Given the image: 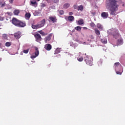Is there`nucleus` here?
I'll return each mask as SVG.
<instances>
[{
	"label": "nucleus",
	"instance_id": "obj_1",
	"mask_svg": "<svg viewBox=\"0 0 125 125\" xmlns=\"http://www.w3.org/2000/svg\"><path fill=\"white\" fill-rule=\"evenodd\" d=\"M106 6L109 8L110 15H116V12L118 11V0H106Z\"/></svg>",
	"mask_w": 125,
	"mask_h": 125
},
{
	"label": "nucleus",
	"instance_id": "obj_2",
	"mask_svg": "<svg viewBox=\"0 0 125 125\" xmlns=\"http://www.w3.org/2000/svg\"><path fill=\"white\" fill-rule=\"evenodd\" d=\"M107 34L108 35H110L111 36H113V37L115 39H117L120 37V34H119V30L118 29L115 28H111L108 30H107Z\"/></svg>",
	"mask_w": 125,
	"mask_h": 125
},
{
	"label": "nucleus",
	"instance_id": "obj_3",
	"mask_svg": "<svg viewBox=\"0 0 125 125\" xmlns=\"http://www.w3.org/2000/svg\"><path fill=\"white\" fill-rule=\"evenodd\" d=\"M35 55H32L31 56V59H35L36 57H38L39 56V54H40V52L39 51V48L38 47H35Z\"/></svg>",
	"mask_w": 125,
	"mask_h": 125
},
{
	"label": "nucleus",
	"instance_id": "obj_4",
	"mask_svg": "<svg viewBox=\"0 0 125 125\" xmlns=\"http://www.w3.org/2000/svg\"><path fill=\"white\" fill-rule=\"evenodd\" d=\"M20 21H19L17 19H16L15 18H13L12 20V24H13V25H14L15 26L17 27V26L18 25V24H19Z\"/></svg>",
	"mask_w": 125,
	"mask_h": 125
},
{
	"label": "nucleus",
	"instance_id": "obj_5",
	"mask_svg": "<svg viewBox=\"0 0 125 125\" xmlns=\"http://www.w3.org/2000/svg\"><path fill=\"white\" fill-rule=\"evenodd\" d=\"M52 37V34L51 33L44 39V41L45 43H47V42H49V41H50V40H51Z\"/></svg>",
	"mask_w": 125,
	"mask_h": 125
},
{
	"label": "nucleus",
	"instance_id": "obj_6",
	"mask_svg": "<svg viewBox=\"0 0 125 125\" xmlns=\"http://www.w3.org/2000/svg\"><path fill=\"white\" fill-rule=\"evenodd\" d=\"M45 24V19H43L42 21H41L37 25H38V27L42 28V27H43L44 25Z\"/></svg>",
	"mask_w": 125,
	"mask_h": 125
},
{
	"label": "nucleus",
	"instance_id": "obj_7",
	"mask_svg": "<svg viewBox=\"0 0 125 125\" xmlns=\"http://www.w3.org/2000/svg\"><path fill=\"white\" fill-rule=\"evenodd\" d=\"M49 22H52V23H56L57 22V19L56 18V17L54 16H50L49 18Z\"/></svg>",
	"mask_w": 125,
	"mask_h": 125
},
{
	"label": "nucleus",
	"instance_id": "obj_8",
	"mask_svg": "<svg viewBox=\"0 0 125 125\" xmlns=\"http://www.w3.org/2000/svg\"><path fill=\"white\" fill-rule=\"evenodd\" d=\"M35 38H36V41L38 42H40L42 41V36H41L40 34H36L35 35Z\"/></svg>",
	"mask_w": 125,
	"mask_h": 125
},
{
	"label": "nucleus",
	"instance_id": "obj_9",
	"mask_svg": "<svg viewBox=\"0 0 125 125\" xmlns=\"http://www.w3.org/2000/svg\"><path fill=\"white\" fill-rule=\"evenodd\" d=\"M14 37L17 40H19V39H20V38H21V32L20 31H19V32L15 33Z\"/></svg>",
	"mask_w": 125,
	"mask_h": 125
},
{
	"label": "nucleus",
	"instance_id": "obj_10",
	"mask_svg": "<svg viewBox=\"0 0 125 125\" xmlns=\"http://www.w3.org/2000/svg\"><path fill=\"white\" fill-rule=\"evenodd\" d=\"M101 16L104 19H107L108 16H109V14H108V12H103L101 14Z\"/></svg>",
	"mask_w": 125,
	"mask_h": 125
},
{
	"label": "nucleus",
	"instance_id": "obj_11",
	"mask_svg": "<svg viewBox=\"0 0 125 125\" xmlns=\"http://www.w3.org/2000/svg\"><path fill=\"white\" fill-rule=\"evenodd\" d=\"M25 26H26V23L20 21L17 27H19L20 28H23V27H25Z\"/></svg>",
	"mask_w": 125,
	"mask_h": 125
},
{
	"label": "nucleus",
	"instance_id": "obj_12",
	"mask_svg": "<svg viewBox=\"0 0 125 125\" xmlns=\"http://www.w3.org/2000/svg\"><path fill=\"white\" fill-rule=\"evenodd\" d=\"M84 61L87 65H88L89 66H93V62H91V60H89L88 59H85Z\"/></svg>",
	"mask_w": 125,
	"mask_h": 125
},
{
	"label": "nucleus",
	"instance_id": "obj_13",
	"mask_svg": "<svg viewBox=\"0 0 125 125\" xmlns=\"http://www.w3.org/2000/svg\"><path fill=\"white\" fill-rule=\"evenodd\" d=\"M51 45L50 44H46L44 46V48L46 50L49 51L52 48Z\"/></svg>",
	"mask_w": 125,
	"mask_h": 125
},
{
	"label": "nucleus",
	"instance_id": "obj_14",
	"mask_svg": "<svg viewBox=\"0 0 125 125\" xmlns=\"http://www.w3.org/2000/svg\"><path fill=\"white\" fill-rule=\"evenodd\" d=\"M121 64L120 63V62H115L114 63V68L115 70V71H118V67H121Z\"/></svg>",
	"mask_w": 125,
	"mask_h": 125
},
{
	"label": "nucleus",
	"instance_id": "obj_15",
	"mask_svg": "<svg viewBox=\"0 0 125 125\" xmlns=\"http://www.w3.org/2000/svg\"><path fill=\"white\" fill-rule=\"evenodd\" d=\"M77 60L79 61V62H82V61L83 60V55L81 54V53H79V56L77 58Z\"/></svg>",
	"mask_w": 125,
	"mask_h": 125
},
{
	"label": "nucleus",
	"instance_id": "obj_16",
	"mask_svg": "<svg viewBox=\"0 0 125 125\" xmlns=\"http://www.w3.org/2000/svg\"><path fill=\"white\" fill-rule=\"evenodd\" d=\"M67 20L70 22H73V21H75V17L73 16H69L67 18Z\"/></svg>",
	"mask_w": 125,
	"mask_h": 125
},
{
	"label": "nucleus",
	"instance_id": "obj_17",
	"mask_svg": "<svg viewBox=\"0 0 125 125\" xmlns=\"http://www.w3.org/2000/svg\"><path fill=\"white\" fill-rule=\"evenodd\" d=\"M123 43H124V40H123L122 39H119L117 42L118 45H122Z\"/></svg>",
	"mask_w": 125,
	"mask_h": 125
},
{
	"label": "nucleus",
	"instance_id": "obj_18",
	"mask_svg": "<svg viewBox=\"0 0 125 125\" xmlns=\"http://www.w3.org/2000/svg\"><path fill=\"white\" fill-rule=\"evenodd\" d=\"M70 46L74 47V48H76L78 46V44L77 43L71 42L70 44Z\"/></svg>",
	"mask_w": 125,
	"mask_h": 125
},
{
	"label": "nucleus",
	"instance_id": "obj_19",
	"mask_svg": "<svg viewBox=\"0 0 125 125\" xmlns=\"http://www.w3.org/2000/svg\"><path fill=\"white\" fill-rule=\"evenodd\" d=\"M97 28H98V29H99L100 30H101V31H102V30H103V26L102 25H101V24H100V23H98L97 24Z\"/></svg>",
	"mask_w": 125,
	"mask_h": 125
},
{
	"label": "nucleus",
	"instance_id": "obj_20",
	"mask_svg": "<svg viewBox=\"0 0 125 125\" xmlns=\"http://www.w3.org/2000/svg\"><path fill=\"white\" fill-rule=\"evenodd\" d=\"M69 7H70V3H65V4L63 5V7H64L65 9H67V8H69Z\"/></svg>",
	"mask_w": 125,
	"mask_h": 125
},
{
	"label": "nucleus",
	"instance_id": "obj_21",
	"mask_svg": "<svg viewBox=\"0 0 125 125\" xmlns=\"http://www.w3.org/2000/svg\"><path fill=\"white\" fill-rule=\"evenodd\" d=\"M31 4L32 6H35V7L37 5V2L36 1H31Z\"/></svg>",
	"mask_w": 125,
	"mask_h": 125
},
{
	"label": "nucleus",
	"instance_id": "obj_22",
	"mask_svg": "<svg viewBox=\"0 0 125 125\" xmlns=\"http://www.w3.org/2000/svg\"><path fill=\"white\" fill-rule=\"evenodd\" d=\"M25 17L26 19H30V17H31V14H30L29 13H26L25 15Z\"/></svg>",
	"mask_w": 125,
	"mask_h": 125
},
{
	"label": "nucleus",
	"instance_id": "obj_23",
	"mask_svg": "<svg viewBox=\"0 0 125 125\" xmlns=\"http://www.w3.org/2000/svg\"><path fill=\"white\" fill-rule=\"evenodd\" d=\"M60 49L61 48H57L55 50V53L54 54H58V53H60Z\"/></svg>",
	"mask_w": 125,
	"mask_h": 125
},
{
	"label": "nucleus",
	"instance_id": "obj_24",
	"mask_svg": "<svg viewBox=\"0 0 125 125\" xmlns=\"http://www.w3.org/2000/svg\"><path fill=\"white\" fill-rule=\"evenodd\" d=\"M78 25H83V19H80L78 21Z\"/></svg>",
	"mask_w": 125,
	"mask_h": 125
},
{
	"label": "nucleus",
	"instance_id": "obj_25",
	"mask_svg": "<svg viewBox=\"0 0 125 125\" xmlns=\"http://www.w3.org/2000/svg\"><path fill=\"white\" fill-rule=\"evenodd\" d=\"M20 13V11L19 10H15L14 11V15H18Z\"/></svg>",
	"mask_w": 125,
	"mask_h": 125
},
{
	"label": "nucleus",
	"instance_id": "obj_26",
	"mask_svg": "<svg viewBox=\"0 0 125 125\" xmlns=\"http://www.w3.org/2000/svg\"><path fill=\"white\" fill-rule=\"evenodd\" d=\"M95 32L97 36H100V31L97 29H95Z\"/></svg>",
	"mask_w": 125,
	"mask_h": 125
},
{
	"label": "nucleus",
	"instance_id": "obj_27",
	"mask_svg": "<svg viewBox=\"0 0 125 125\" xmlns=\"http://www.w3.org/2000/svg\"><path fill=\"white\" fill-rule=\"evenodd\" d=\"M101 42L102 43H104V44L107 43V39L106 38H104L103 39L101 40Z\"/></svg>",
	"mask_w": 125,
	"mask_h": 125
},
{
	"label": "nucleus",
	"instance_id": "obj_28",
	"mask_svg": "<svg viewBox=\"0 0 125 125\" xmlns=\"http://www.w3.org/2000/svg\"><path fill=\"white\" fill-rule=\"evenodd\" d=\"M0 5L1 7H3L5 6V2L4 1H0Z\"/></svg>",
	"mask_w": 125,
	"mask_h": 125
},
{
	"label": "nucleus",
	"instance_id": "obj_29",
	"mask_svg": "<svg viewBox=\"0 0 125 125\" xmlns=\"http://www.w3.org/2000/svg\"><path fill=\"white\" fill-rule=\"evenodd\" d=\"M75 30H76V31H78V32H81V30H82V27L77 26L75 27Z\"/></svg>",
	"mask_w": 125,
	"mask_h": 125
},
{
	"label": "nucleus",
	"instance_id": "obj_30",
	"mask_svg": "<svg viewBox=\"0 0 125 125\" xmlns=\"http://www.w3.org/2000/svg\"><path fill=\"white\" fill-rule=\"evenodd\" d=\"M31 27L32 29H39V26L38 25V24H36V25L32 24Z\"/></svg>",
	"mask_w": 125,
	"mask_h": 125
},
{
	"label": "nucleus",
	"instance_id": "obj_31",
	"mask_svg": "<svg viewBox=\"0 0 125 125\" xmlns=\"http://www.w3.org/2000/svg\"><path fill=\"white\" fill-rule=\"evenodd\" d=\"M78 10H81V11H82V10H83V5H81L80 6H79L78 7Z\"/></svg>",
	"mask_w": 125,
	"mask_h": 125
},
{
	"label": "nucleus",
	"instance_id": "obj_32",
	"mask_svg": "<svg viewBox=\"0 0 125 125\" xmlns=\"http://www.w3.org/2000/svg\"><path fill=\"white\" fill-rule=\"evenodd\" d=\"M58 12L60 14V15H63L64 14V11L63 10H58Z\"/></svg>",
	"mask_w": 125,
	"mask_h": 125
},
{
	"label": "nucleus",
	"instance_id": "obj_33",
	"mask_svg": "<svg viewBox=\"0 0 125 125\" xmlns=\"http://www.w3.org/2000/svg\"><path fill=\"white\" fill-rule=\"evenodd\" d=\"M40 15V12L39 11H35L34 13V16H38Z\"/></svg>",
	"mask_w": 125,
	"mask_h": 125
},
{
	"label": "nucleus",
	"instance_id": "obj_34",
	"mask_svg": "<svg viewBox=\"0 0 125 125\" xmlns=\"http://www.w3.org/2000/svg\"><path fill=\"white\" fill-rule=\"evenodd\" d=\"M103 62V60L102 59H100V61L98 62V66H101L102 65V62Z\"/></svg>",
	"mask_w": 125,
	"mask_h": 125
},
{
	"label": "nucleus",
	"instance_id": "obj_35",
	"mask_svg": "<svg viewBox=\"0 0 125 125\" xmlns=\"http://www.w3.org/2000/svg\"><path fill=\"white\" fill-rule=\"evenodd\" d=\"M2 38L5 40L7 39V35L4 34L2 35Z\"/></svg>",
	"mask_w": 125,
	"mask_h": 125
},
{
	"label": "nucleus",
	"instance_id": "obj_36",
	"mask_svg": "<svg viewBox=\"0 0 125 125\" xmlns=\"http://www.w3.org/2000/svg\"><path fill=\"white\" fill-rule=\"evenodd\" d=\"M6 46H10L11 45V42H7L5 43Z\"/></svg>",
	"mask_w": 125,
	"mask_h": 125
},
{
	"label": "nucleus",
	"instance_id": "obj_37",
	"mask_svg": "<svg viewBox=\"0 0 125 125\" xmlns=\"http://www.w3.org/2000/svg\"><path fill=\"white\" fill-rule=\"evenodd\" d=\"M29 49H27L26 50H23V53H25V54H27L29 52Z\"/></svg>",
	"mask_w": 125,
	"mask_h": 125
},
{
	"label": "nucleus",
	"instance_id": "obj_38",
	"mask_svg": "<svg viewBox=\"0 0 125 125\" xmlns=\"http://www.w3.org/2000/svg\"><path fill=\"white\" fill-rule=\"evenodd\" d=\"M91 27H95V24H94V23L93 22H91L90 24Z\"/></svg>",
	"mask_w": 125,
	"mask_h": 125
},
{
	"label": "nucleus",
	"instance_id": "obj_39",
	"mask_svg": "<svg viewBox=\"0 0 125 125\" xmlns=\"http://www.w3.org/2000/svg\"><path fill=\"white\" fill-rule=\"evenodd\" d=\"M53 2L54 3H58V2H59V0H54Z\"/></svg>",
	"mask_w": 125,
	"mask_h": 125
},
{
	"label": "nucleus",
	"instance_id": "obj_40",
	"mask_svg": "<svg viewBox=\"0 0 125 125\" xmlns=\"http://www.w3.org/2000/svg\"><path fill=\"white\" fill-rule=\"evenodd\" d=\"M50 8H51L52 9H55V6L54 5H52L50 6Z\"/></svg>",
	"mask_w": 125,
	"mask_h": 125
},
{
	"label": "nucleus",
	"instance_id": "obj_41",
	"mask_svg": "<svg viewBox=\"0 0 125 125\" xmlns=\"http://www.w3.org/2000/svg\"><path fill=\"white\" fill-rule=\"evenodd\" d=\"M116 72L117 75H122V73L120 71H117V70H116Z\"/></svg>",
	"mask_w": 125,
	"mask_h": 125
},
{
	"label": "nucleus",
	"instance_id": "obj_42",
	"mask_svg": "<svg viewBox=\"0 0 125 125\" xmlns=\"http://www.w3.org/2000/svg\"><path fill=\"white\" fill-rule=\"evenodd\" d=\"M73 7H74V9H77V8H78V5H74L73 6Z\"/></svg>",
	"mask_w": 125,
	"mask_h": 125
},
{
	"label": "nucleus",
	"instance_id": "obj_43",
	"mask_svg": "<svg viewBox=\"0 0 125 125\" xmlns=\"http://www.w3.org/2000/svg\"><path fill=\"white\" fill-rule=\"evenodd\" d=\"M9 1L10 3H13V1H14V0H9Z\"/></svg>",
	"mask_w": 125,
	"mask_h": 125
},
{
	"label": "nucleus",
	"instance_id": "obj_44",
	"mask_svg": "<svg viewBox=\"0 0 125 125\" xmlns=\"http://www.w3.org/2000/svg\"><path fill=\"white\" fill-rule=\"evenodd\" d=\"M90 39H91L92 40H94V37L93 36H92V35H91V36H90Z\"/></svg>",
	"mask_w": 125,
	"mask_h": 125
},
{
	"label": "nucleus",
	"instance_id": "obj_45",
	"mask_svg": "<svg viewBox=\"0 0 125 125\" xmlns=\"http://www.w3.org/2000/svg\"><path fill=\"white\" fill-rule=\"evenodd\" d=\"M0 21H3V18L0 16Z\"/></svg>",
	"mask_w": 125,
	"mask_h": 125
},
{
	"label": "nucleus",
	"instance_id": "obj_46",
	"mask_svg": "<svg viewBox=\"0 0 125 125\" xmlns=\"http://www.w3.org/2000/svg\"><path fill=\"white\" fill-rule=\"evenodd\" d=\"M68 14H69V15H73L74 14V13H73L72 12H70Z\"/></svg>",
	"mask_w": 125,
	"mask_h": 125
},
{
	"label": "nucleus",
	"instance_id": "obj_47",
	"mask_svg": "<svg viewBox=\"0 0 125 125\" xmlns=\"http://www.w3.org/2000/svg\"><path fill=\"white\" fill-rule=\"evenodd\" d=\"M2 47H3V46L2 45V44L0 43V48H2Z\"/></svg>",
	"mask_w": 125,
	"mask_h": 125
},
{
	"label": "nucleus",
	"instance_id": "obj_48",
	"mask_svg": "<svg viewBox=\"0 0 125 125\" xmlns=\"http://www.w3.org/2000/svg\"><path fill=\"white\" fill-rule=\"evenodd\" d=\"M89 57H90L89 56H87L86 59H87L88 60V59H89Z\"/></svg>",
	"mask_w": 125,
	"mask_h": 125
},
{
	"label": "nucleus",
	"instance_id": "obj_49",
	"mask_svg": "<svg viewBox=\"0 0 125 125\" xmlns=\"http://www.w3.org/2000/svg\"><path fill=\"white\" fill-rule=\"evenodd\" d=\"M121 4H122V6H125V3L122 2Z\"/></svg>",
	"mask_w": 125,
	"mask_h": 125
},
{
	"label": "nucleus",
	"instance_id": "obj_50",
	"mask_svg": "<svg viewBox=\"0 0 125 125\" xmlns=\"http://www.w3.org/2000/svg\"><path fill=\"white\" fill-rule=\"evenodd\" d=\"M87 41L89 42H91V40H89V39H88Z\"/></svg>",
	"mask_w": 125,
	"mask_h": 125
},
{
	"label": "nucleus",
	"instance_id": "obj_51",
	"mask_svg": "<svg viewBox=\"0 0 125 125\" xmlns=\"http://www.w3.org/2000/svg\"><path fill=\"white\" fill-rule=\"evenodd\" d=\"M74 32H75V29H73V30H72V33H74Z\"/></svg>",
	"mask_w": 125,
	"mask_h": 125
},
{
	"label": "nucleus",
	"instance_id": "obj_52",
	"mask_svg": "<svg viewBox=\"0 0 125 125\" xmlns=\"http://www.w3.org/2000/svg\"><path fill=\"white\" fill-rule=\"evenodd\" d=\"M23 54V53H21V55H22Z\"/></svg>",
	"mask_w": 125,
	"mask_h": 125
},
{
	"label": "nucleus",
	"instance_id": "obj_53",
	"mask_svg": "<svg viewBox=\"0 0 125 125\" xmlns=\"http://www.w3.org/2000/svg\"><path fill=\"white\" fill-rule=\"evenodd\" d=\"M83 29H87L86 27H83Z\"/></svg>",
	"mask_w": 125,
	"mask_h": 125
},
{
	"label": "nucleus",
	"instance_id": "obj_54",
	"mask_svg": "<svg viewBox=\"0 0 125 125\" xmlns=\"http://www.w3.org/2000/svg\"><path fill=\"white\" fill-rule=\"evenodd\" d=\"M58 57H60V55H58Z\"/></svg>",
	"mask_w": 125,
	"mask_h": 125
},
{
	"label": "nucleus",
	"instance_id": "obj_55",
	"mask_svg": "<svg viewBox=\"0 0 125 125\" xmlns=\"http://www.w3.org/2000/svg\"><path fill=\"white\" fill-rule=\"evenodd\" d=\"M74 41H76L77 42H79V41H77V40H74Z\"/></svg>",
	"mask_w": 125,
	"mask_h": 125
},
{
	"label": "nucleus",
	"instance_id": "obj_56",
	"mask_svg": "<svg viewBox=\"0 0 125 125\" xmlns=\"http://www.w3.org/2000/svg\"><path fill=\"white\" fill-rule=\"evenodd\" d=\"M1 58H0V62H1Z\"/></svg>",
	"mask_w": 125,
	"mask_h": 125
},
{
	"label": "nucleus",
	"instance_id": "obj_57",
	"mask_svg": "<svg viewBox=\"0 0 125 125\" xmlns=\"http://www.w3.org/2000/svg\"><path fill=\"white\" fill-rule=\"evenodd\" d=\"M38 1H40V0H37Z\"/></svg>",
	"mask_w": 125,
	"mask_h": 125
},
{
	"label": "nucleus",
	"instance_id": "obj_58",
	"mask_svg": "<svg viewBox=\"0 0 125 125\" xmlns=\"http://www.w3.org/2000/svg\"><path fill=\"white\" fill-rule=\"evenodd\" d=\"M44 33V32H42V33H41V34H43Z\"/></svg>",
	"mask_w": 125,
	"mask_h": 125
},
{
	"label": "nucleus",
	"instance_id": "obj_59",
	"mask_svg": "<svg viewBox=\"0 0 125 125\" xmlns=\"http://www.w3.org/2000/svg\"><path fill=\"white\" fill-rule=\"evenodd\" d=\"M4 50V49H3L2 50V51H3Z\"/></svg>",
	"mask_w": 125,
	"mask_h": 125
},
{
	"label": "nucleus",
	"instance_id": "obj_60",
	"mask_svg": "<svg viewBox=\"0 0 125 125\" xmlns=\"http://www.w3.org/2000/svg\"><path fill=\"white\" fill-rule=\"evenodd\" d=\"M45 0L47 1V0Z\"/></svg>",
	"mask_w": 125,
	"mask_h": 125
}]
</instances>
